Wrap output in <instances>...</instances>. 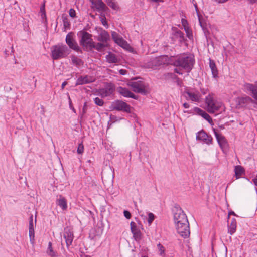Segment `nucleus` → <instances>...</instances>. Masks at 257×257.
Returning a JSON list of instances; mask_svg holds the SVG:
<instances>
[{"instance_id": "obj_1", "label": "nucleus", "mask_w": 257, "mask_h": 257, "mask_svg": "<svg viewBox=\"0 0 257 257\" xmlns=\"http://www.w3.org/2000/svg\"><path fill=\"white\" fill-rule=\"evenodd\" d=\"M174 221L178 233L184 238H188L190 234L189 223L186 214L181 208H176Z\"/></svg>"}, {"instance_id": "obj_2", "label": "nucleus", "mask_w": 257, "mask_h": 257, "mask_svg": "<svg viewBox=\"0 0 257 257\" xmlns=\"http://www.w3.org/2000/svg\"><path fill=\"white\" fill-rule=\"evenodd\" d=\"M195 63V59L193 55L191 54H182L177 56L173 61V65L181 68L189 72L192 69Z\"/></svg>"}, {"instance_id": "obj_3", "label": "nucleus", "mask_w": 257, "mask_h": 257, "mask_svg": "<svg viewBox=\"0 0 257 257\" xmlns=\"http://www.w3.org/2000/svg\"><path fill=\"white\" fill-rule=\"evenodd\" d=\"M207 110L210 113L218 112L220 110H224L222 102L215 100L213 94H209L205 98Z\"/></svg>"}, {"instance_id": "obj_4", "label": "nucleus", "mask_w": 257, "mask_h": 257, "mask_svg": "<svg viewBox=\"0 0 257 257\" xmlns=\"http://www.w3.org/2000/svg\"><path fill=\"white\" fill-rule=\"evenodd\" d=\"M51 57L53 60H58L66 57L70 53L68 47L63 44H58L51 48Z\"/></svg>"}, {"instance_id": "obj_5", "label": "nucleus", "mask_w": 257, "mask_h": 257, "mask_svg": "<svg viewBox=\"0 0 257 257\" xmlns=\"http://www.w3.org/2000/svg\"><path fill=\"white\" fill-rule=\"evenodd\" d=\"M168 57L166 56H160L152 57L144 63L143 67L145 68L156 69L158 67L167 63Z\"/></svg>"}, {"instance_id": "obj_6", "label": "nucleus", "mask_w": 257, "mask_h": 257, "mask_svg": "<svg viewBox=\"0 0 257 257\" xmlns=\"http://www.w3.org/2000/svg\"><path fill=\"white\" fill-rule=\"evenodd\" d=\"M235 102L238 108L245 107L250 109L255 104V101L248 96L238 97L236 99Z\"/></svg>"}, {"instance_id": "obj_7", "label": "nucleus", "mask_w": 257, "mask_h": 257, "mask_svg": "<svg viewBox=\"0 0 257 257\" xmlns=\"http://www.w3.org/2000/svg\"><path fill=\"white\" fill-rule=\"evenodd\" d=\"M78 35L80 38V45L84 47L90 48L93 43L92 35L86 31H80L79 32Z\"/></svg>"}, {"instance_id": "obj_8", "label": "nucleus", "mask_w": 257, "mask_h": 257, "mask_svg": "<svg viewBox=\"0 0 257 257\" xmlns=\"http://www.w3.org/2000/svg\"><path fill=\"white\" fill-rule=\"evenodd\" d=\"M110 108L112 110H116L126 113H131V107L125 102L121 100H116L111 104Z\"/></svg>"}, {"instance_id": "obj_9", "label": "nucleus", "mask_w": 257, "mask_h": 257, "mask_svg": "<svg viewBox=\"0 0 257 257\" xmlns=\"http://www.w3.org/2000/svg\"><path fill=\"white\" fill-rule=\"evenodd\" d=\"M128 85L132 87L133 91L135 92L142 94H146L147 92L145 88V83L142 80L131 81L129 82Z\"/></svg>"}, {"instance_id": "obj_10", "label": "nucleus", "mask_w": 257, "mask_h": 257, "mask_svg": "<svg viewBox=\"0 0 257 257\" xmlns=\"http://www.w3.org/2000/svg\"><path fill=\"white\" fill-rule=\"evenodd\" d=\"M111 35L112 39L116 43L129 52H133V48L118 34L115 32H112Z\"/></svg>"}, {"instance_id": "obj_11", "label": "nucleus", "mask_w": 257, "mask_h": 257, "mask_svg": "<svg viewBox=\"0 0 257 257\" xmlns=\"http://www.w3.org/2000/svg\"><path fill=\"white\" fill-rule=\"evenodd\" d=\"M111 35L112 39L116 43L129 52H133V48L118 34L115 32H112Z\"/></svg>"}, {"instance_id": "obj_12", "label": "nucleus", "mask_w": 257, "mask_h": 257, "mask_svg": "<svg viewBox=\"0 0 257 257\" xmlns=\"http://www.w3.org/2000/svg\"><path fill=\"white\" fill-rule=\"evenodd\" d=\"M196 140L201 141L208 145L212 143V137L211 135L207 134L203 130H202L196 133Z\"/></svg>"}, {"instance_id": "obj_13", "label": "nucleus", "mask_w": 257, "mask_h": 257, "mask_svg": "<svg viewBox=\"0 0 257 257\" xmlns=\"http://www.w3.org/2000/svg\"><path fill=\"white\" fill-rule=\"evenodd\" d=\"M184 95L187 100L193 102H199L201 98V95L198 91L186 90Z\"/></svg>"}, {"instance_id": "obj_14", "label": "nucleus", "mask_w": 257, "mask_h": 257, "mask_svg": "<svg viewBox=\"0 0 257 257\" xmlns=\"http://www.w3.org/2000/svg\"><path fill=\"white\" fill-rule=\"evenodd\" d=\"M115 90L114 85L111 83H107L104 88L98 90V94L102 97H106L111 95Z\"/></svg>"}, {"instance_id": "obj_15", "label": "nucleus", "mask_w": 257, "mask_h": 257, "mask_svg": "<svg viewBox=\"0 0 257 257\" xmlns=\"http://www.w3.org/2000/svg\"><path fill=\"white\" fill-rule=\"evenodd\" d=\"M131 232L135 240L140 239L141 233L140 231L141 225L139 224L132 221L130 224Z\"/></svg>"}, {"instance_id": "obj_16", "label": "nucleus", "mask_w": 257, "mask_h": 257, "mask_svg": "<svg viewBox=\"0 0 257 257\" xmlns=\"http://www.w3.org/2000/svg\"><path fill=\"white\" fill-rule=\"evenodd\" d=\"M63 237L65 239L66 246L68 247L72 244L74 238L73 232L70 228L66 227L64 229Z\"/></svg>"}, {"instance_id": "obj_17", "label": "nucleus", "mask_w": 257, "mask_h": 257, "mask_svg": "<svg viewBox=\"0 0 257 257\" xmlns=\"http://www.w3.org/2000/svg\"><path fill=\"white\" fill-rule=\"evenodd\" d=\"M66 43L70 48L74 50L77 52L81 51V49L78 45L77 42L73 40L71 33H69L66 37Z\"/></svg>"}, {"instance_id": "obj_18", "label": "nucleus", "mask_w": 257, "mask_h": 257, "mask_svg": "<svg viewBox=\"0 0 257 257\" xmlns=\"http://www.w3.org/2000/svg\"><path fill=\"white\" fill-rule=\"evenodd\" d=\"M109 39L110 36L109 33L102 28L100 29L97 37V40L99 42L107 44Z\"/></svg>"}, {"instance_id": "obj_19", "label": "nucleus", "mask_w": 257, "mask_h": 257, "mask_svg": "<svg viewBox=\"0 0 257 257\" xmlns=\"http://www.w3.org/2000/svg\"><path fill=\"white\" fill-rule=\"evenodd\" d=\"M95 79L93 77L89 75L81 76L79 77L76 83V85H81L89 84L94 82Z\"/></svg>"}, {"instance_id": "obj_20", "label": "nucleus", "mask_w": 257, "mask_h": 257, "mask_svg": "<svg viewBox=\"0 0 257 257\" xmlns=\"http://www.w3.org/2000/svg\"><path fill=\"white\" fill-rule=\"evenodd\" d=\"M244 87L246 90L251 92L252 96L257 101V81L254 84L245 83Z\"/></svg>"}, {"instance_id": "obj_21", "label": "nucleus", "mask_w": 257, "mask_h": 257, "mask_svg": "<svg viewBox=\"0 0 257 257\" xmlns=\"http://www.w3.org/2000/svg\"><path fill=\"white\" fill-rule=\"evenodd\" d=\"M172 30L173 31V36L176 39L178 40V41L180 43H182L185 41V38L184 34L182 32L175 27H173Z\"/></svg>"}, {"instance_id": "obj_22", "label": "nucleus", "mask_w": 257, "mask_h": 257, "mask_svg": "<svg viewBox=\"0 0 257 257\" xmlns=\"http://www.w3.org/2000/svg\"><path fill=\"white\" fill-rule=\"evenodd\" d=\"M106 62L109 63H118L120 59L115 54L109 52L105 56Z\"/></svg>"}, {"instance_id": "obj_23", "label": "nucleus", "mask_w": 257, "mask_h": 257, "mask_svg": "<svg viewBox=\"0 0 257 257\" xmlns=\"http://www.w3.org/2000/svg\"><path fill=\"white\" fill-rule=\"evenodd\" d=\"M213 132L214 133L215 137L217 139V141L220 146L221 148L224 147L227 143L225 137L222 136L221 134H220L217 133L215 129H213Z\"/></svg>"}, {"instance_id": "obj_24", "label": "nucleus", "mask_w": 257, "mask_h": 257, "mask_svg": "<svg viewBox=\"0 0 257 257\" xmlns=\"http://www.w3.org/2000/svg\"><path fill=\"white\" fill-rule=\"evenodd\" d=\"M92 3L98 11H105L107 9L106 5L102 0H93Z\"/></svg>"}, {"instance_id": "obj_25", "label": "nucleus", "mask_w": 257, "mask_h": 257, "mask_svg": "<svg viewBox=\"0 0 257 257\" xmlns=\"http://www.w3.org/2000/svg\"><path fill=\"white\" fill-rule=\"evenodd\" d=\"M118 92L124 97L132 98L135 99L137 98L135 95L132 93L127 88L119 87L118 88Z\"/></svg>"}, {"instance_id": "obj_26", "label": "nucleus", "mask_w": 257, "mask_h": 257, "mask_svg": "<svg viewBox=\"0 0 257 257\" xmlns=\"http://www.w3.org/2000/svg\"><path fill=\"white\" fill-rule=\"evenodd\" d=\"M56 204L60 206L63 210H66L67 208L66 200L61 195H60L59 198L57 199Z\"/></svg>"}, {"instance_id": "obj_27", "label": "nucleus", "mask_w": 257, "mask_h": 257, "mask_svg": "<svg viewBox=\"0 0 257 257\" xmlns=\"http://www.w3.org/2000/svg\"><path fill=\"white\" fill-rule=\"evenodd\" d=\"M197 112L199 115L201 116L203 118L206 120L209 123L212 122V118L205 111L198 108L197 109Z\"/></svg>"}, {"instance_id": "obj_28", "label": "nucleus", "mask_w": 257, "mask_h": 257, "mask_svg": "<svg viewBox=\"0 0 257 257\" xmlns=\"http://www.w3.org/2000/svg\"><path fill=\"white\" fill-rule=\"evenodd\" d=\"M107 44H105L103 42H99V43H95L94 42L92 44V45L90 47V49H95L97 50L98 51H102L103 49L107 47Z\"/></svg>"}, {"instance_id": "obj_29", "label": "nucleus", "mask_w": 257, "mask_h": 257, "mask_svg": "<svg viewBox=\"0 0 257 257\" xmlns=\"http://www.w3.org/2000/svg\"><path fill=\"white\" fill-rule=\"evenodd\" d=\"M236 221L235 218H232L231 222L228 221V232L232 235L236 231Z\"/></svg>"}, {"instance_id": "obj_30", "label": "nucleus", "mask_w": 257, "mask_h": 257, "mask_svg": "<svg viewBox=\"0 0 257 257\" xmlns=\"http://www.w3.org/2000/svg\"><path fill=\"white\" fill-rule=\"evenodd\" d=\"M209 67L211 70L213 77L216 78L218 75V70L214 61L211 59H209Z\"/></svg>"}, {"instance_id": "obj_31", "label": "nucleus", "mask_w": 257, "mask_h": 257, "mask_svg": "<svg viewBox=\"0 0 257 257\" xmlns=\"http://www.w3.org/2000/svg\"><path fill=\"white\" fill-rule=\"evenodd\" d=\"M71 59L72 61V63L78 68L83 65L84 63L83 61L81 59L74 55L71 56Z\"/></svg>"}, {"instance_id": "obj_32", "label": "nucleus", "mask_w": 257, "mask_h": 257, "mask_svg": "<svg viewBox=\"0 0 257 257\" xmlns=\"http://www.w3.org/2000/svg\"><path fill=\"white\" fill-rule=\"evenodd\" d=\"M234 171L236 179H238L243 174L244 170L242 166L238 165L235 166Z\"/></svg>"}, {"instance_id": "obj_33", "label": "nucleus", "mask_w": 257, "mask_h": 257, "mask_svg": "<svg viewBox=\"0 0 257 257\" xmlns=\"http://www.w3.org/2000/svg\"><path fill=\"white\" fill-rule=\"evenodd\" d=\"M47 254L51 257H55L57 256L56 253L53 250L52 247V243L49 242L47 251Z\"/></svg>"}, {"instance_id": "obj_34", "label": "nucleus", "mask_w": 257, "mask_h": 257, "mask_svg": "<svg viewBox=\"0 0 257 257\" xmlns=\"http://www.w3.org/2000/svg\"><path fill=\"white\" fill-rule=\"evenodd\" d=\"M106 2L107 5L113 10H116L119 8L118 5L114 0H107Z\"/></svg>"}, {"instance_id": "obj_35", "label": "nucleus", "mask_w": 257, "mask_h": 257, "mask_svg": "<svg viewBox=\"0 0 257 257\" xmlns=\"http://www.w3.org/2000/svg\"><path fill=\"white\" fill-rule=\"evenodd\" d=\"M35 231L34 228H29V235L30 237V242L33 243L34 241V237H35Z\"/></svg>"}, {"instance_id": "obj_36", "label": "nucleus", "mask_w": 257, "mask_h": 257, "mask_svg": "<svg viewBox=\"0 0 257 257\" xmlns=\"http://www.w3.org/2000/svg\"><path fill=\"white\" fill-rule=\"evenodd\" d=\"M40 13L41 15V18L42 19L46 18V13H45V3H44L41 7L40 8Z\"/></svg>"}, {"instance_id": "obj_37", "label": "nucleus", "mask_w": 257, "mask_h": 257, "mask_svg": "<svg viewBox=\"0 0 257 257\" xmlns=\"http://www.w3.org/2000/svg\"><path fill=\"white\" fill-rule=\"evenodd\" d=\"M164 78L165 79L168 80L169 79H175L176 76L172 73H167L164 74Z\"/></svg>"}, {"instance_id": "obj_38", "label": "nucleus", "mask_w": 257, "mask_h": 257, "mask_svg": "<svg viewBox=\"0 0 257 257\" xmlns=\"http://www.w3.org/2000/svg\"><path fill=\"white\" fill-rule=\"evenodd\" d=\"M94 102L96 105L100 106H102L104 103L103 101L98 97H96L94 99Z\"/></svg>"}, {"instance_id": "obj_39", "label": "nucleus", "mask_w": 257, "mask_h": 257, "mask_svg": "<svg viewBox=\"0 0 257 257\" xmlns=\"http://www.w3.org/2000/svg\"><path fill=\"white\" fill-rule=\"evenodd\" d=\"M154 220V215L152 213H149L148 214V222L149 224H151Z\"/></svg>"}, {"instance_id": "obj_40", "label": "nucleus", "mask_w": 257, "mask_h": 257, "mask_svg": "<svg viewBox=\"0 0 257 257\" xmlns=\"http://www.w3.org/2000/svg\"><path fill=\"white\" fill-rule=\"evenodd\" d=\"M157 248L159 250V251L160 252V254L162 255L164 253V251H165L164 246L160 243H158L157 244Z\"/></svg>"}, {"instance_id": "obj_41", "label": "nucleus", "mask_w": 257, "mask_h": 257, "mask_svg": "<svg viewBox=\"0 0 257 257\" xmlns=\"http://www.w3.org/2000/svg\"><path fill=\"white\" fill-rule=\"evenodd\" d=\"M84 151V146L82 144V143H80L79 144L77 148V152L78 154H82L83 152Z\"/></svg>"}, {"instance_id": "obj_42", "label": "nucleus", "mask_w": 257, "mask_h": 257, "mask_svg": "<svg viewBox=\"0 0 257 257\" xmlns=\"http://www.w3.org/2000/svg\"><path fill=\"white\" fill-rule=\"evenodd\" d=\"M101 22L103 26H104L106 28H108V25L107 24V23L106 21V18L105 16H101Z\"/></svg>"}, {"instance_id": "obj_43", "label": "nucleus", "mask_w": 257, "mask_h": 257, "mask_svg": "<svg viewBox=\"0 0 257 257\" xmlns=\"http://www.w3.org/2000/svg\"><path fill=\"white\" fill-rule=\"evenodd\" d=\"M184 28L186 33L187 36H188V37L189 39H190V37H191V36H192V35H191V31L190 28H189L188 26Z\"/></svg>"}, {"instance_id": "obj_44", "label": "nucleus", "mask_w": 257, "mask_h": 257, "mask_svg": "<svg viewBox=\"0 0 257 257\" xmlns=\"http://www.w3.org/2000/svg\"><path fill=\"white\" fill-rule=\"evenodd\" d=\"M69 16L74 18L76 17V12L74 9H70L69 11Z\"/></svg>"}, {"instance_id": "obj_45", "label": "nucleus", "mask_w": 257, "mask_h": 257, "mask_svg": "<svg viewBox=\"0 0 257 257\" xmlns=\"http://www.w3.org/2000/svg\"><path fill=\"white\" fill-rule=\"evenodd\" d=\"M63 22L65 27H67L70 25V22L67 18H63Z\"/></svg>"}, {"instance_id": "obj_46", "label": "nucleus", "mask_w": 257, "mask_h": 257, "mask_svg": "<svg viewBox=\"0 0 257 257\" xmlns=\"http://www.w3.org/2000/svg\"><path fill=\"white\" fill-rule=\"evenodd\" d=\"M29 228H34L33 215H31L29 218Z\"/></svg>"}, {"instance_id": "obj_47", "label": "nucleus", "mask_w": 257, "mask_h": 257, "mask_svg": "<svg viewBox=\"0 0 257 257\" xmlns=\"http://www.w3.org/2000/svg\"><path fill=\"white\" fill-rule=\"evenodd\" d=\"M123 214H124V216L127 219H130L131 217V214L130 212L128 211L125 210L123 212Z\"/></svg>"}, {"instance_id": "obj_48", "label": "nucleus", "mask_w": 257, "mask_h": 257, "mask_svg": "<svg viewBox=\"0 0 257 257\" xmlns=\"http://www.w3.org/2000/svg\"><path fill=\"white\" fill-rule=\"evenodd\" d=\"M181 23H182V25L184 27V28L188 26V22H187V20H186L185 19H182Z\"/></svg>"}, {"instance_id": "obj_49", "label": "nucleus", "mask_w": 257, "mask_h": 257, "mask_svg": "<svg viewBox=\"0 0 257 257\" xmlns=\"http://www.w3.org/2000/svg\"><path fill=\"white\" fill-rule=\"evenodd\" d=\"M199 21L200 25L201 27H202L205 34L206 35V28H205L204 25L202 24L200 18L199 19Z\"/></svg>"}, {"instance_id": "obj_50", "label": "nucleus", "mask_w": 257, "mask_h": 257, "mask_svg": "<svg viewBox=\"0 0 257 257\" xmlns=\"http://www.w3.org/2000/svg\"><path fill=\"white\" fill-rule=\"evenodd\" d=\"M119 73L121 74V75H126V73H127V71L125 69H120L119 71Z\"/></svg>"}, {"instance_id": "obj_51", "label": "nucleus", "mask_w": 257, "mask_h": 257, "mask_svg": "<svg viewBox=\"0 0 257 257\" xmlns=\"http://www.w3.org/2000/svg\"><path fill=\"white\" fill-rule=\"evenodd\" d=\"M174 71H175V72H176V73H178V74H181V75L183 74V73H182V72L181 71V70H180L179 68H175V69H174Z\"/></svg>"}, {"instance_id": "obj_52", "label": "nucleus", "mask_w": 257, "mask_h": 257, "mask_svg": "<svg viewBox=\"0 0 257 257\" xmlns=\"http://www.w3.org/2000/svg\"><path fill=\"white\" fill-rule=\"evenodd\" d=\"M215 2L218 3H224L228 0H214Z\"/></svg>"}, {"instance_id": "obj_53", "label": "nucleus", "mask_w": 257, "mask_h": 257, "mask_svg": "<svg viewBox=\"0 0 257 257\" xmlns=\"http://www.w3.org/2000/svg\"><path fill=\"white\" fill-rule=\"evenodd\" d=\"M67 84V82L66 81H64L62 83L61 85V88L62 89H63L65 87V86Z\"/></svg>"}, {"instance_id": "obj_54", "label": "nucleus", "mask_w": 257, "mask_h": 257, "mask_svg": "<svg viewBox=\"0 0 257 257\" xmlns=\"http://www.w3.org/2000/svg\"><path fill=\"white\" fill-rule=\"evenodd\" d=\"M183 106L185 108H189L190 107V105L188 103L185 102L183 104Z\"/></svg>"}, {"instance_id": "obj_55", "label": "nucleus", "mask_w": 257, "mask_h": 257, "mask_svg": "<svg viewBox=\"0 0 257 257\" xmlns=\"http://www.w3.org/2000/svg\"><path fill=\"white\" fill-rule=\"evenodd\" d=\"M249 3L251 4L257 3V0H248Z\"/></svg>"}, {"instance_id": "obj_56", "label": "nucleus", "mask_w": 257, "mask_h": 257, "mask_svg": "<svg viewBox=\"0 0 257 257\" xmlns=\"http://www.w3.org/2000/svg\"><path fill=\"white\" fill-rule=\"evenodd\" d=\"M253 182L255 185L257 186V175L256 177L253 179Z\"/></svg>"}, {"instance_id": "obj_57", "label": "nucleus", "mask_w": 257, "mask_h": 257, "mask_svg": "<svg viewBox=\"0 0 257 257\" xmlns=\"http://www.w3.org/2000/svg\"><path fill=\"white\" fill-rule=\"evenodd\" d=\"M152 2L156 3L163 2L164 0H151Z\"/></svg>"}, {"instance_id": "obj_58", "label": "nucleus", "mask_w": 257, "mask_h": 257, "mask_svg": "<svg viewBox=\"0 0 257 257\" xmlns=\"http://www.w3.org/2000/svg\"><path fill=\"white\" fill-rule=\"evenodd\" d=\"M69 106H70V108H71L72 107H73L72 105V101L70 99V97H69Z\"/></svg>"}, {"instance_id": "obj_59", "label": "nucleus", "mask_w": 257, "mask_h": 257, "mask_svg": "<svg viewBox=\"0 0 257 257\" xmlns=\"http://www.w3.org/2000/svg\"><path fill=\"white\" fill-rule=\"evenodd\" d=\"M235 215V214L234 212L232 211V212H230L229 213V215Z\"/></svg>"}, {"instance_id": "obj_60", "label": "nucleus", "mask_w": 257, "mask_h": 257, "mask_svg": "<svg viewBox=\"0 0 257 257\" xmlns=\"http://www.w3.org/2000/svg\"><path fill=\"white\" fill-rule=\"evenodd\" d=\"M71 109H72V110H73V112H75V109L74 108V107H72L71 108Z\"/></svg>"}, {"instance_id": "obj_61", "label": "nucleus", "mask_w": 257, "mask_h": 257, "mask_svg": "<svg viewBox=\"0 0 257 257\" xmlns=\"http://www.w3.org/2000/svg\"><path fill=\"white\" fill-rule=\"evenodd\" d=\"M84 257H91V256L89 255H85Z\"/></svg>"}, {"instance_id": "obj_62", "label": "nucleus", "mask_w": 257, "mask_h": 257, "mask_svg": "<svg viewBox=\"0 0 257 257\" xmlns=\"http://www.w3.org/2000/svg\"><path fill=\"white\" fill-rule=\"evenodd\" d=\"M202 92L204 94H205V91H202Z\"/></svg>"}, {"instance_id": "obj_63", "label": "nucleus", "mask_w": 257, "mask_h": 257, "mask_svg": "<svg viewBox=\"0 0 257 257\" xmlns=\"http://www.w3.org/2000/svg\"><path fill=\"white\" fill-rule=\"evenodd\" d=\"M36 218H35V224H36Z\"/></svg>"}, {"instance_id": "obj_64", "label": "nucleus", "mask_w": 257, "mask_h": 257, "mask_svg": "<svg viewBox=\"0 0 257 257\" xmlns=\"http://www.w3.org/2000/svg\"><path fill=\"white\" fill-rule=\"evenodd\" d=\"M143 257H148V256H143Z\"/></svg>"}]
</instances>
